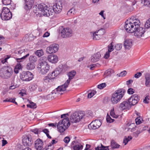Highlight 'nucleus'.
<instances>
[{
  "instance_id": "1",
  "label": "nucleus",
  "mask_w": 150,
  "mask_h": 150,
  "mask_svg": "<svg viewBox=\"0 0 150 150\" xmlns=\"http://www.w3.org/2000/svg\"><path fill=\"white\" fill-rule=\"evenodd\" d=\"M125 30L130 33H134V35L137 38L142 37L145 32V28L140 27L139 20L134 17H132L125 22Z\"/></svg>"
},
{
  "instance_id": "2",
  "label": "nucleus",
  "mask_w": 150,
  "mask_h": 150,
  "mask_svg": "<svg viewBox=\"0 0 150 150\" xmlns=\"http://www.w3.org/2000/svg\"><path fill=\"white\" fill-rule=\"evenodd\" d=\"M33 12L37 14H40V16L42 15L46 16H49L52 15L53 10H50L45 4H41L35 5L33 7Z\"/></svg>"
},
{
  "instance_id": "3",
  "label": "nucleus",
  "mask_w": 150,
  "mask_h": 150,
  "mask_svg": "<svg viewBox=\"0 0 150 150\" xmlns=\"http://www.w3.org/2000/svg\"><path fill=\"white\" fill-rule=\"evenodd\" d=\"M76 74L75 71H72L69 72L68 75L69 79L64 83V84L61 86H59L57 88L53 91L52 92V94L55 93L58 95L62 94V93L61 92L63 91L66 90V88L68 87L71 80L73 79Z\"/></svg>"
},
{
  "instance_id": "4",
  "label": "nucleus",
  "mask_w": 150,
  "mask_h": 150,
  "mask_svg": "<svg viewBox=\"0 0 150 150\" xmlns=\"http://www.w3.org/2000/svg\"><path fill=\"white\" fill-rule=\"evenodd\" d=\"M125 92V90L122 88L115 91L112 94L111 98L112 103L115 104L119 102L123 96Z\"/></svg>"
},
{
  "instance_id": "5",
  "label": "nucleus",
  "mask_w": 150,
  "mask_h": 150,
  "mask_svg": "<svg viewBox=\"0 0 150 150\" xmlns=\"http://www.w3.org/2000/svg\"><path fill=\"white\" fill-rule=\"evenodd\" d=\"M12 73V69L9 66H4L0 69V76L4 79H7L10 77Z\"/></svg>"
},
{
  "instance_id": "6",
  "label": "nucleus",
  "mask_w": 150,
  "mask_h": 150,
  "mask_svg": "<svg viewBox=\"0 0 150 150\" xmlns=\"http://www.w3.org/2000/svg\"><path fill=\"white\" fill-rule=\"evenodd\" d=\"M85 116L84 112L79 111L75 112L73 113L70 117V121L72 123H76L79 122Z\"/></svg>"
},
{
  "instance_id": "7",
  "label": "nucleus",
  "mask_w": 150,
  "mask_h": 150,
  "mask_svg": "<svg viewBox=\"0 0 150 150\" xmlns=\"http://www.w3.org/2000/svg\"><path fill=\"white\" fill-rule=\"evenodd\" d=\"M0 17L2 20L7 21L12 18V15L8 8L4 7L3 8L1 13H0Z\"/></svg>"
},
{
  "instance_id": "8",
  "label": "nucleus",
  "mask_w": 150,
  "mask_h": 150,
  "mask_svg": "<svg viewBox=\"0 0 150 150\" xmlns=\"http://www.w3.org/2000/svg\"><path fill=\"white\" fill-rule=\"evenodd\" d=\"M50 68L49 65L45 61H43L40 63L38 66V69L40 72L43 74L47 73L49 71Z\"/></svg>"
},
{
  "instance_id": "9",
  "label": "nucleus",
  "mask_w": 150,
  "mask_h": 150,
  "mask_svg": "<svg viewBox=\"0 0 150 150\" xmlns=\"http://www.w3.org/2000/svg\"><path fill=\"white\" fill-rule=\"evenodd\" d=\"M61 35L63 38H67L72 36L73 31L69 28H63L61 31Z\"/></svg>"
},
{
  "instance_id": "10",
  "label": "nucleus",
  "mask_w": 150,
  "mask_h": 150,
  "mask_svg": "<svg viewBox=\"0 0 150 150\" xmlns=\"http://www.w3.org/2000/svg\"><path fill=\"white\" fill-rule=\"evenodd\" d=\"M20 78L23 81H29L31 80L33 78V75L30 72L23 71L21 74Z\"/></svg>"
},
{
  "instance_id": "11",
  "label": "nucleus",
  "mask_w": 150,
  "mask_h": 150,
  "mask_svg": "<svg viewBox=\"0 0 150 150\" xmlns=\"http://www.w3.org/2000/svg\"><path fill=\"white\" fill-rule=\"evenodd\" d=\"M66 70V66L65 65L62 64L60 65L51 73L50 75L54 77V79L60 74L61 72H64Z\"/></svg>"
},
{
  "instance_id": "12",
  "label": "nucleus",
  "mask_w": 150,
  "mask_h": 150,
  "mask_svg": "<svg viewBox=\"0 0 150 150\" xmlns=\"http://www.w3.org/2000/svg\"><path fill=\"white\" fill-rule=\"evenodd\" d=\"M53 9H50L49 8L50 10H53L52 15H53L54 12L56 13H59L60 12L62 8V2L61 0H59L53 6Z\"/></svg>"
},
{
  "instance_id": "13",
  "label": "nucleus",
  "mask_w": 150,
  "mask_h": 150,
  "mask_svg": "<svg viewBox=\"0 0 150 150\" xmlns=\"http://www.w3.org/2000/svg\"><path fill=\"white\" fill-rule=\"evenodd\" d=\"M25 51L21 52L19 51V54H19V63L22 62L23 64H25V63L28 57L29 56V53H27L26 54H25ZM23 66V65H21V63H19V70Z\"/></svg>"
},
{
  "instance_id": "14",
  "label": "nucleus",
  "mask_w": 150,
  "mask_h": 150,
  "mask_svg": "<svg viewBox=\"0 0 150 150\" xmlns=\"http://www.w3.org/2000/svg\"><path fill=\"white\" fill-rule=\"evenodd\" d=\"M22 141L24 146H30L33 143V141L30 136L24 135L22 137Z\"/></svg>"
},
{
  "instance_id": "15",
  "label": "nucleus",
  "mask_w": 150,
  "mask_h": 150,
  "mask_svg": "<svg viewBox=\"0 0 150 150\" xmlns=\"http://www.w3.org/2000/svg\"><path fill=\"white\" fill-rule=\"evenodd\" d=\"M71 144L74 150H81L83 148V144L78 140L73 141Z\"/></svg>"
},
{
  "instance_id": "16",
  "label": "nucleus",
  "mask_w": 150,
  "mask_h": 150,
  "mask_svg": "<svg viewBox=\"0 0 150 150\" xmlns=\"http://www.w3.org/2000/svg\"><path fill=\"white\" fill-rule=\"evenodd\" d=\"M101 120H96L93 121L88 125V127L93 129H96L99 128L101 125Z\"/></svg>"
},
{
  "instance_id": "17",
  "label": "nucleus",
  "mask_w": 150,
  "mask_h": 150,
  "mask_svg": "<svg viewBox=\"0 0 150 150\" xmlns=\"http://www.w3.org/2000/svg\"><path fill=\"white\" fill-rule=\"evenodd\" d=\"M59 47V45L57 44L51 45L47 47L46 52L49 54L55 53L58 51Z\"/></svg>"
},
{
  "instance_id": "18",
  "label": "nucleus",
  "mask_w": 150,
  "mask_h": 150,
  "mask_svg": "<svg viewBox=\"0 0 150 150\" xmlns=\"http://www.w3.org/2000/svg\"><path fill=\"white\" fill-rule=\"evenodd\" d=\"M139 100V96L137 94H134L131 96L128 99V101L131 106L134 105L138 103Z\"/></svg>"
},
{
  "instance_id": "19",
  "label": "nucleus",
  "mask_w": 150,
  "mask_h": 150,
  "mask_svg": "<svg viewBox=\"0 0 150 150\" xmlns=\"http://www.w3.org/2000/svg\"><path fill=\"white\" fill-rule=\"evenodd\" d=\"M131 108V105L128 101H124L121 103L119 105V108L120 110H129Z\"/></svg>"
},
{
  "instance_id": "20",
  "label": "nucleus",
  "mask_w": 150,
  "mask_h": 150,
  "mask_svg": "<svg viewBox=\"0 0 150 150\" xmlns=\"http://www.w3.org/2000/svg\"><path fill=\"white\" fill-rule=\"evenodd\" d=\"M43 142L42 140L40 139H37L35 142L34 146L37 150H43Z\"/></svg>"
},
{
  "instance_id": "21",
  "label": "nucleus",
  "mask_w": 150,
  "mask_h": 150,
  "mask_svg": "<svg viewBox=\"0 0 150 150\" xmlns=\"http://www.w3.org/2000/svg\"><path fill=\"white\" fill-rule=\"evenodd\" d=\"M104 30L101 29L97 31L94 32L93 34L94 40H98L101 37V35L104 34Z\"/></svg>"
},
{
  "instance_id": "22",
  "label": "nucleus",
  "mask_w": 150,
  "mask_h": 150,
  "mask_svg": "<svg viewBox=\"0 0 150 150\" xmlns=\"http://www.w3.org/2000/svg\"><path fill=\"white\" fill-rule=\"evenodd\" d=\"M57 124H59L60 126H63L65 128H68L70 125V123L68 118H66L59 121Z\"/></svg>"
},
{
  "instance_id": "23",
  "label": "nucleus",
  "mask_w": 150,
  "mask_h": 150,
  "mask_svg": "<svg viewBox=\"0 0 150 150\" xmlns=\"http://www.w3.org/2000/svg\"><path fill=\"white\" fill-rule=\"evenodd\" d=\"M25 1L24 8L26 10H29L33 6L34 3V0H25Z\"/></svg>"
},
{
  "instance_id": "24",
  "label": "nucleus",
  "mask_w": 150,
  "mask_h": 150,
  "mask_svg": "<svg viewBox=\"0 0 150 150\" xmlns=\"http://www.w3.org/2000/svg\"><path fill=\"white\" fill-rule=\"evenodd\" d=\"M47 58L49 62L52 63H56L58 61V57L57 55L54 54L49 55Z\"/></svg>"
},
{
  "instance_id": "25",
  "label": "nucleus",
  "mask_w": 150,
  "mask_h": 150,
  "mask_svg": "<svg viewBox=\"0 0 150 150\" xmlns=\"http://www.w3.org/2000/svg\"><path fill=\"white\" fill-rule=\"evenodd\" d=\"M101 57V54L100 52H97L94 54L91 57V61L93 62H95L98 61Z\"/></svg>"
},
{
  "instance_id": "26",
  "label": "nucleus",
  "mask_w": 150,
  "mask_h": 150,
  "mask_svg": "<svg viewBox=\"0 0 150 150\" xmlns=\"http://www.w3.org/2000/svg\"><path fill=\"white\" fill-rule=\"evenodd\" d=\"M124 46L126 49L129 50L131 48L132 45V42L131 40H126L124 42Z\"/></svg>"
},
{
  "instance_id": "27",
  "label": "nucleus",
  "mask_w": 150,
  "mask_h": 150,
  "mask_svg": "<svg viewBox=\"0 0 150 150\" xmlns=\"http://www.w3.org/2000/svg\"><path fill=\"white\" fill-rule=\"evenodd\" d=\"M57 142L58 141L55 140H52L51 142L49 144L45 147L43 150H52L54 148L53 145L56 144Z\"/></svg>"
},
{
  "instance_id": "28",
  "label": "nucleus",
  "mask_w": 150,
  "mask_h": 150,
  "mask_svg": "<svg viewBox=\"0 0 150 150\" xmlns=\"http://www.w3.org/2000/svg\"><path fill=\"white\" fill-rule=\"evenodd\" d=\"M135 125L134 123H127L126 124V127L128 131L131 132L134 131L135 129Z\"/></svg>"
},
{
  "instance_id": "29",
  "label": "nucleus",
  "mask_w": 150,
  "mask_h": 150,
  "mask_svg": "<svg viewBox=\"0 0 150 150\" xmlns=\"http://www.w3.org/2000/svg\"><path fill=\"white\" fill-rule=\"evenodd\" d=\"M145 85L147 87L150 86V74L147 73L145 75Z\"/></svg>"
},
{
  "instance_id": "30",
  "label": "nucleus",
  "mask_w": 150,
  "mask_h": 150,
  "mask_svg": "<svg viewBox=\"0 0 150 150\" xmlns=\"http://www.w3.org/2000/svg\"><path fill=\"white\" fill-rule=\"evenodd\" d=\"M35 67V63L30 62L28 63L26 65V68L29 70H32L34 69Z\"/></svg>"
},
{
  "instance_id": "31",
  "label": "nucleus",
  "mask_w": 150,
  "mask_h": 150,
  "mask_svg": "<svg viewBox=\"0 0 150 150\" xmlns=\"http://www.w3.org/2000/svg\"><path fill=\"white\" fill-rule=\"evenodd\" d=\"M95 150H108L109 149L108 147L104 146L101 144L95 148Z\"/></svg>"
},
{
  "instance_id": "32",
  "label": "nucleus",
  "mask_w": 150,
  "mask_h": 150,
  "mask_svg": "<svg viewBox=\"0 0 150 150\" xmlns=\"http://www.w3.org/2000/svg\"><path fill=\"white\" fill-rule=\"evenodd\" d=\"M110 146L113 149L118 148L120 146V145L114 140H112Z\"/></svg>"
},
{
  "instance_id": "33",
  "label": "nucleus",
  "mask_w": 150,
  "mask_h": 150,
  "mask_svg": "<svg viewBox=\"0 0 150 150\" xmlns=\"http://www.w3.org/2000/svg\"><path fill=\"white\" fill-rule=\"evenodd\" d=\"M53 79L54 77H53L51 76H50L49 75L48 76L45 77L43 80L45 82L47 83H49L51 79Z\"/></svg>"
},
{
  "instance_id": "34",
  "label": "nucleus",
  "mask_w": 150,
  "mask_h": 150,
  "mask_svg": "<svg viewBox=\"0 0 150 150\" xmlns=\"http://www.w3.org/2000/svg\"><path fill=\"white\" fill-rule=\"evenodd\" d=\"M114 73V71L113 70L110 69L106 70L105 73V75L106 76H110L112 74Z\"/></svg>"
},
{
  "instance_id": "35",
  "label": "nucleus",
  "mask_w": 150,
  "mask_h": 150,
  "mask_svg": "<svg viewBox=\"0 0 150 150\" xmlns=\"http://www.w3.org/2000/svg\"><path fill=\"white\" fill-rule=\"evenodd\" d=\"M57 127L58 131L61 133L63 132L66 129H67L65 128L63 126H60L59 125V124H57Z\"/></svg>"
},
{
  "instance_id": "36",
  "label": "nucleus",
  "mask_w": 150,
  "mask_h": 150,
  "mask_svg": "<svg viewBox=\"0 0 150 150\" xmlns=\"http://www.w3.org/2000/svg\"><path fill=\"white\" fill-rule=\"evenodd\" d=\"M35 54L39 57H40L43 55L44 52L43 50L41 49L36 51L35 52Z\"/></svg>"
},
{
  "instance_id": "37",
  "label": "nucleus",
  "mask_w": 150,
  "mask_h": 150,
  "mask_svg": "<svg viewBox=\"0 0 150 150\" xmlns=\"http://www.w3.org/2000/svg\"><path fill=\"white\" fill-rule=\"evenodd\" d=\"M37 59L36 57L33 55L30 56L29 57V61L30 62L35 63L37 61Z\"/></svg>"
},
{
  "instance_id": "38",
  "label": "nucleus",
  "mask_w": 150,
  "mask_h": 150,
  "mask_svg": "<svg viewBox=\"0 0 150 150\" xmlns=\"http://www.w3.org/2000/svg\"><path fill=\"white\" fill-rule=\"evenodd\" d=\"M110 114L111 116L114 118H116L118 117V115H116L115 114L114 108H113V109L111 110L110 112Z\"/></svg>"
},
{
  "instance_id": "39",
  "label": "nucleus",
  "mask_w": 150,
  "mask_h": 150,
  "mask_svg": "<svg viewBox=\"0 0 150 150\" xmlns=\"http://www.w3.org/2000/svg\"><path fill=\"white\" fill-rule=\"evenodd\" d=\"M75 13V9L73 8H71L67 12V14L69 16H72Z\"/></svg>"
},
{
  "instance_id": "40",
  "label": "nucleus",
  "mask_w": 150,
  "mask_h": 150,
  "mask_svg": "<svg viewBox=\"0 0 150 150\" xmlns=\"http://www.w3.org/2000/svg\"><path fill=\"white\" fill-rule=\"evenodd\" d=\"M93 116V114L92 112L90 110L88 111L85 114V116L83 118L85 117H92Z\"/></svg>"
},
{
  "instance_id": "41",
  "label": "nucleus",
  "mask_w": 150,
  "mask_h": 150,
  "mask_svg": "<svg viewBox=\"0 0 150 150\" xmlns=\"http://www.w3.org/2000/svg\"><path fill=\"white\" fill-rule=\"evenodd\" d=\"M141 3L144 4L145 6H147L150 7V0H142Z\"/></svg>"
},
{
  "instance_id": "42",
  "label": "nucleus",
  "mask_w": 150,
  "mask_h": 150,
  "mask_svg": "<svg viewBox=\"0 0 150 150\" xmlns=\"http://www.w3.org/2000/svg\"><path fill=\"white\" fill-rule=\"evenodd\" d=\"M96 93V91L94 90H92L88 95V98H91Z\"/></svg>"
},
{
  "instance_id": "43",
  "label": "nucleus",
  "mask_w": 150,
  "mask_h": 150,
  "mask_svg": "<svg viewBox=\"0 0 150 150\" xmlns=\"http://www.w3.org/2000/svg\"><path fill=\"white\" fill-rule=\"evenodd\" d=\"M27 107L30 108H35L36 107V104L33 102H30V104H27Z\"/></svg>"
},
{
  "instance_id": "44",
  "label": "nucleus",
  "mask_w": 150,
  "mask_h": 150,
  "mask_svg": "<svg viewBox=\"0 0 150 150\" xmlns=\"http://www.w3.org/2000/svg\"><path fill=\"white\" fill-rule=\"evenodd\" d=\"M132 137L131 136H129L125 138L123 140V143L125 145L127 142L130 140L132 139Z\"/></svg>"
},
{
  "instance_id": "45",
  "label": "nucleus",
  "mask_w": 150,
  "mask_h": 150,
  "mask_svg": "<svg viewBox=\"0 0 150 150\" xmlns=\"http://www.w3.org/2000/svg\"><path fill=\"white\" fill-rule=\"evenodd\" d=\"M3 4L5 5H8L11 4V0H2Z\"/></svg>"
},
{
  "instance_id": "46",
  "label": "nucleus",
  "mask_w": 150,
  "mask_h": 150,
  "mask_svg": "<svg viewBox=\"0 0 150 150\" xmlns=\"http://www.w3.org/2000/svg\"><path fill=\"white\" fill-rule=\"evenodd\" d=\"M26 94V90L25 89H23L20 90V92H19V95L22 96H23Z\"/></svg>"
},
{
  "instance_id": "47",
  "label": "nucleus",
  "mask_w": 150,
  "mask_h": 150,
  "mask_svg": "<svg viewBox=\"0 0 150 150\" xmlns=\"http://www.w3.org/2000/svg\"><path fill=\"white\" fill-rule=\"evenodd\" d=\"M114 120L112 119L109 115H107L106 117V121L108 122L111 123L113 122Z\"/></svg>"
},
{
  "instance_id": "48",
  "label": "nucleus",
  "mask_w": 150,
  "mask_h": 150,
  "mask_svg": "<svg viewBox=\"0 0 150 150\" xmlns=\"http://www.w3.org/2000/svg\"><path fill=\"white\" fill-rule=\"evenodd\" d=\"M10 57V56L8 55L6 56V57H5L4 58H3L1 59L0 61L2 64H4L5 62H6L7 60Z\"/></svg>"
},
{
  "instance_id": "49",
  "label": "nucleus",
  "mask_w": 150,
  "mask_h": 150,
  "mask_svg": "<svg viewBox=\"0 0 150 150\" xmlns=\"http://www.w3.org/2000/svg\"><path fill=\"white\" fill-rule=\"evenodd\" d=\"M108 51L109 52H111L113 51L114 50L113 47L112 45V43H111L108 46Z\"/></svg>"
},
{
  "instance_id": "50",
  "label": "nucleus",
  "mask_w": 150,
  "mask_h": 150,
  "mask_svg": "<svg viewBox=\"0 0 150 150\" xmlns=\"http://www.w3.org/2000/svg\"><path fill=\"white\" fill-rule=\"evenodd\" d=\"M14 72L16 74H18L19 71V63H18L17 65L15 66L14 70Z\"/></svg>"
},
{
  "instance_id": "51",
  "label": "nucleus",
  "mask_w": 150,
  "mask_h": 150,
  "mask_svg": "<svg viewBox=\"0 0 150 150\" xmlns=\"http://www.w3.org/2000/svg\"><path fill=\"white\" fill-rule=\"evenodd\" d=\"M145 27L147 28L150 27V18L146 21L145 24Z\"/></svg>"
},
{
  "instance_id": "52",
  "label": "nucleus",
  "mask_w": 150,
  "mask_h": 150,
  "mask_svg": "<svg viewBox=\"0 0 150 150\" xmlns=\"http://www.w3.org/2000/svg\"><path fill=\"white\" fill-rule=\"evenodd\" d=\"M106 86V84L105 83H101L98 86V88L100 89H101L105 87Z\"/></svg>"
},
{
  "instance_id": "53",
  "label": "nucleus",
  "mask_w": 150,
  "mask_h": 150,
  "mask_svg": "<svg viewBox=\"0 0 150 150\" xmlns=\"http://www.w3.org/2000/svg\"><path fill=\"white\" fill-rule=\"evenodd\" d=\"M38 87V86L36 84H33L30 87L31 91H35L36 90Z\"/></svg>"
},
{
  "instance_id": "54",
  "label": "nucleus",
  "mask_w": 150,
  "mask_h": 150,
  "mask_svg": "<svg viewBox=\"0 0 150 150\" xmlns=\"http://www.w3.org/2000/svg\"><path fill=\"white\" fill-rule=\"evenodd\" d=\"M115 47L116 50H119L122 47V45L121 44H117L115 45Z\"/></svg>"
},
{
  "instance_id": "55",
  "label": "nucleus",
  "mask_w": 150,
  "mask_h": 150,
  "mask_svg": "<svg viewBox=\"0 0 150 150\" xmlns=\"http://www.w3.org/2000/svg\"><path fill=\"white\" fill-rule=\"evenodd\" d=\"M15 98L13 99L12 98H7L5 100H3L4 102H13V100Z\"/></svg>"
},
{
  "instance_id": "56",
  "label": "nucleus",
  "mask_w": 150,
  "mask_h": 150,
  "mask_svg": "<svg viewBox=\"0 0 150 150\" xmlns=\"http://www.w3.org/2000/svg\"><path fill=\"white\" fill-rule=\"evenodd\" d=\"M70 141V138L68 137H66L64 139V142L66 144H68Z\"/></svg>"
},
{
  "instance_id": "57",
  "label": "nucleus",
  "mask_w": 150,
  "mask_h": 150,
  "mask_svg": "<svg viewBox=\"0 0 150 150\" xmlns=\"http://www.w3.org/2000/svg\"><path fill=\"white\" fill-rule=\"evenodd\" d=\"M97 65H98V64H94L90 65V69H91V70H94V69L97 66Z\"/></svg>"
},
{
  "instance_id": "58",
  "label": "nucleus",
  "mask_w": 150,
  "mask_h": 150,
  "mask_svg": "<svg viewBox=\"0 0 150 150\" xmlns=\"http://www.w3.org/2000/svg\"><path fill=\"white\" fill-rule=\"evenodd\" d=\"M127 74V72L126 71H124L121 72L119 74V76L120 77H122L125 76Z\"/></svg>"
},
{
  "instance_id": "59",
  "label": "nucleus",
  "mask_w": 150,
  "mask_h": 150,
  "mask_svg": "<svg viewBox=\"0 0 150 150\" xmlns=\"http://www.w3.org/2000/svg\"><path fill=\"white\" fill-rule=\"evenodd\" d=\"M127 93L129 94H133L134 93V90L132 88H129L127 91Z\"/></svg>"
},
{
  "instance_id": "60",
  "label": "nucleus",
  "mask_w": 150,
  "mask_h": 150,
  "mask_svg": "<svg viewBox=\"0 0 150 150\" xmlns=\"http://www.w3.org/2000/svg\"><path fill=\"white\" fill-rule=\"evenodd\" d=\"M135 122L137 125L140 124L141 123V120L139 117H137L135 119Z\"/></svg>"
},
{
  "instance_id": "61",
  "label": "nucleus",
  "mask_w": 150,
  "mask_h": 150,
  "mask_svg": "<svg viewBox=\"0 0 150 150\" xmlns=\"http://www.w3.org/2000/svg\"><path fill=\"white\" fill-rule=\"evenodd\" d=\"M149 100V96H147L143 100V102L145 103H149L148 100Z\"/></svg>"
},
{
  "instance_id": "62",
  "label": "nucleus",
  "mask_w": 150,
  "mask_h": 150,
  "mask_svg": "<svg viewBox=\"0 0 150 150\" xmlns=\"http://www.w3.org/2000/svg\"><path fill=\"white\" fill-rule=\"evenodd\" d=\"M142 76V74L141 72H139L137 73L134 75V76L135 78H138Z\"/></svg>"
},
{
  "instance_id": "63",
  "label": "nucleus",
  "mask_w": 150,
  "mask_h": 150,
  "mask_svg": "<svg viewBox=\"0 0 150 150\" xmlns=\"http://www.w3.org/2000/svg\"><path fill=\"white\" fill-rule=\"evenodd\" d=\"M2 146H5L6 144H7L8 143L7 141L5 140H4V138H3V139L2 141Z\"/></svg>"
},
{
  "instance_id": "64",
  "label": "nucleus",
  "mask_w": 150,
  "mask_h": 150,
  "mask_svg": "<svg viewBox=\"0 0 150 150\" xmlns=\"http://www.w3.org/2000/svg\"><path fill=\"white\" fill-rule=\"evenodd\" d=\"M110 52L108 51L105 54L104 57L105 58L107 59L110 56Z\"/></svg>"
}]
</instances>
